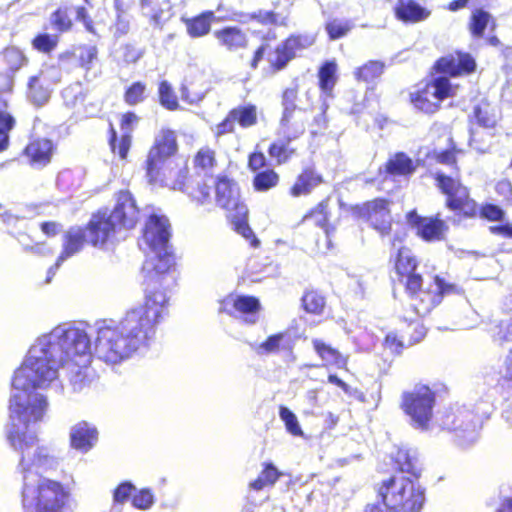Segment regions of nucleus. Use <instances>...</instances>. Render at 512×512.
Wrapping results in <instances>:
<instances>
[{
    "mask_svg": "<svg viewBox=\"0 0 512 512\" xmlns=\"http://www.w3.org/2000/svg\"><path fill=\"white\" fill-rule=\"evenodd\" d=\"M169 239V220L162 215H150L142 237L150 250L142 269L146 283L145 304L128 311L118 325L107 321L99 324L94 351L100 360L108 364L120 363L147 347L154 338L169 301L167 289L174 282L170 274L174 257Z\"/></svg>",
    "mask_w": 512,
    "mask_h": 512,
    "instance_id": "2",
    "label": "nucleus"
},
{
    "mask_svg": "<svg viewBox=\"0 0 512 512\" xmlns=\"http://www.w3.org/2000/svg\"><path fill=\"white\" fill-rule=\"evenodd\" d=\"M235 122L236 121H235L232 113L229 112L227 117L215 127V129H214L215 135L217 137H220L224 134L232 132L234 130Z\"/></svg>",
    "mask_w": 512,
    "mask_h": 512,
    "instance_id": "57",
    "label": "nucleus"
},
{
    "mask_svg": "<svg viewBox=\"0 0 512 512\" xmlns=\"http://www.w3.org/2000/svg\"><path fill=\"white\" fill-rule=\"evenodd\" d=\"M352 28L348 21L333 20L326 24V31L333 40L345 36Z\"/></svg>",
    "mask_w": 512,
    "mask_h": 512,
    "instance_id": "45",
    "label": "nucleus"
},
{
    "mask_svg": "<svg viewBox=\"0 0 512 512\" xmlns=\"http://www.w3.org/2000/svg\"><path fill=\"white\" fill-rule=\"evenodd\" d=\"M217 204L230 211L237 212L238 216L248 214L247 206L241 202L237 184L226 177L215 182Z\"/></svg>",
    "mask_w": 512,
    "mask_h": 512,
    "instance_id": "14",
    "label": "nucleus"
},
{
    "mask_svg": "<svg viewBox=\"0 0 512 512\" xmlns=\"http://www.w3.org/2000/svg\"><path fill=\"white\" fill-rule=\"evenodd\" d=\"M260 302L252 296H229L221 304L219 311L228 314L238 313L248 324H254L258 320Z\"/></svg>",
    "mask_w": 512,
    "mask_h": 512,
    "instance_id": "15",
    "label": "nucleus"
},
{
    "mask_svg": "<svg viewBox=\"0 0 512 512\" xmlns=\"http://www.w3.org/2000/svg\"><path fill=\"white\" fill-rule=\"evenodd\" d=\"M385 345L393 350L394 352H400L403 347L402 341H400L396 334L389 333L385 338Z\"/></svg>",
    "mask_w": 512,
    "mask_h": 512,
    "instance_id": "64",
    "label": "nucleus"
},
{
    "mask_svg": "<svg viewBox=\"0 0 512 512\" xmlns=\"http://www.w3.org/2000/svg\"><path fill=\"white\" fill-rule=\"evenodd\" d=\"M435 69L452 77L461 76L475 71L476 61L470 54L457 51L440 58L435 63Z\"/></svg>",
    "mask_w": 512,
    "mask_h": 512,
    "instance_id": "16",
    "label": "nucleus"
},
{
    "mask_svg": "<svg viewBox=\"0 0 512 512\" xmlns=\"http://www.w3.org/2000/svg\"><path fill=\"white\" fill-rule=\"evenodd\" d=\"M180 91L182 100L190 104L201 101L206 93V90H195L188 84H183Z\"/></svg>",
    "mask_w": 512,
    "mask_h": 512,
    "instance_id": "52",
    "label": "nucleus"
},
{
    "mask_svg": "<svg viewBox=\"0 0 512 512\" xmlns=\"http://www.w3.org/2000/svg\"><path fill=\"white\" fill-rule=\"evenodd\" d=\"M134 490L135 487L129 482H124L120 484L114 491V502L119 504L124 503L125 501L128 500V498L130 497L131 493Z\"/></svg>",
    "mask_w": 512,
    "mask_h": 512,
    "instance_id": "55",
    "label": "nucleus"
},
{
    "mask_svg": "<svg viewBox=\"0 0 512 512\" xmlns=\"http://www.w3.org/2000/svg\"><path fill=\"white\" fill-rule=\"evenodd\" d=\"M97 440L98 431L96 427L86 421L75 424L70 430L71 446L82 453L92 449Z\"/></svg>",
    "mask_w": 512,
    "mask_h": 512,
    "instance_id": "19",
    "label": "nucleus"
},
{
    "mask_svg": "<svg viewBox=\"0 0 512 512\" xmlns=\"http://www.w3.org/2000/svg\"><path fill=\"white\" fill-rule=\"evenodd\" d=\"M239 125L243 128L253 126L257 123V108L255 105L248 104L239 106L230 111Z\"/></svg>",
    "mask_w": 512,
    "mask_h": 512,
    "instance_id": "31",
    "label": "nucleus"
},
{
    "mask_svg": "<svg viewBox=\"0 0 512 512\" xmlns=\"http://www.w3.org/2000/svg\"><path fill=\"white\" fill-rule=\"evenodd\" d=\"M304 309L309 313L318 314L324 308V298L317 292L310 291L305 293L302 298Z\"/></svg>",
    "mask_w": 512,
    "mask_h": 512,
    "instance_id": "43",
    "label": "nucleus"
},
{
    "mask_svg": "<svg viewBox=\"0 0 512 512\" xmlns=\"http://www.w3.org/2000/svg\"><path fill=\"white\" fill-rule=\"evenodd\" d=\"M154 503V496L149 489H142L133 496L132 504L140 510L149 509Z\"/></svg>",
    "mask_w": 512,
    "mask_h": 512,
    "instance_id": "49",
    "label": "nucleus"
},
{
    "mask_svg": "<svg viewBox=\"0 0 512 512\" xmlns=\"http://www.w3.org/2000/svg\"><path fill=\"white\" fill-rule=\"evenodd\" d=\"M15 120L7 112L0 110V152L9 146V132L14 127Z\"/></svg>",
    "mask_w": 512,
    "mask_h": 512,
    "instance_id": "39",
    "label": "nucleus"
},
{
    "mask_svg": "<svg viewBox=\"0 0 512 512\" xmlns=\"http://www.w3.org/2000/svg\"><path fill=\"white\" fill-rule=\"evenodd\" d=\"M397 19L405 23H416L427 19L431 12L414 0H397L394 7Z\"/></svg>",
    "mask_w": 512,
    "mask_h": 512,
    "instance_id": "22",
    "label": "nucleus"
},
{
    "mask_svg": "<svg viewBox=\"0 0 512 512\" xmlns=\"http://www.w3.org/2000/svg\"><path fill=\"white\" fill-rule=\"evenodd\" d=\"M395 462L401 472L417 477L420 469L417 465L416 453L408 449H399L395 456Z\"/></svg>",
    "mask_w": 512,
    "mask_h": 512,
    "instance_id": "29",
    "label": "nucleus"
},
{
    "mask_svg": "<svg viewBox=\"0 0 512 512\" xmlns=\"http://www.w3.org/2000/svg\"><path fill=\"white\" fill-rule=\"evenodd\" d=\"M234 221L235 230L237 233L242 235L246 240H250V245L252 247H257L259 245V240L255 237L252 229L249 227L246 217L247 214L244 216H238L237 212H234V214L231 215Z\"/></svg>",
    "mask_w": 512,
    "mask_h": 512,
    "instance_id": "40",
    "label": "nucleus"
},
{
    "mask_svg": "<svg viewBox=\"0 0 512 512\" xmlns=\"http://www.w3.org/2000/svg\"><path fill=\"white\" fill-rule=\"evenodd\" d=\"M85 230L87 232V243L100 248L113 243L117 234L122 231L108 211H100L94 214Z\"/></svg>",
    "mask_w": 512,
    "mask_h": 512,
    "instance_id": "10",
    "label": "nucleus"
},
{
    "mask_svg": "<svg viewBox=\"0 0 512 512\" xmlns=\"http://www.w3.org/2000/svg\"><path fill=\"white\" fill-rule=\"evenodd\" d=\"M62 97L64 102L69 107H77L82 104L85 99V95L82 93L80 85L70 86L62 91Z\"/></svg>",
    "mask_w": 512,
    "mask_h": 512,
    "instance_id": "44",
    "label": "nucleus"
},
{
    "mask_svg": "<svg viewBox=\"0 0 512 512\" xmlns=\"http://www.w3.org/2000/svg\"><path fill=\"white\" fill-rule=\"evenodd\" d=\"M437 187L447 196V206L453 211H459L466 217H472L476 214V203L469 198L467 188L463 186L457 172L447 174L444 171L435 173Z\"/></svg>",
    "mask_w": 512,
    "mask_h": 512,
    "instance_id": "8",
    "label": "nucleus"
},
{
    "mask_svg": "<svg viewBox=\"0 0 512 512\" xmlns=\"http://www.w3.org/2000/svg\"><path fill=\"white\" fill-rule=\"evenodd\" d=\"M213 19L214 12L205 11L196 17L183 19V21L186 25L189 36L192 38H198L209 33Z\"/></svg>",
    "mask_w": 512,
    "mask_h": 512,
    "instance_id": "25",
    "label": "nucleus"
},
{
    "mask_svg": "<svg viewBox=\"0 0 512 512\" xmlns=\"http://www.w3.org/2000/svg\"><path fill=\"white\" fill-rule=\"evenodd\" d=\"M177 139L174 131L161 129L155 136L154 144L146 159V177L150 183L163 181L167 174L164 169L168 158L177 152Z\"/></svg>",
    "mask_w": 512,
    "mask_h": 512,
    "instance_id": "7",
    "label": "nucleus"
},
{
    "mask_svg": "<svg viewBox=\"0 0 512 512\" xmlns=\"http://www.w3.org/2000/svg\"><path fill=\"white\" fill-rule=\"evenodd\" d=\"M325 208L326 206L321 203L314 211L305 217V220H313L316 225L324 228L327 223Z\"/></svg>",
    "mask_w": 512,
    "mask_h": 512,
    "instance_id": "56",
    "label": "nucleus"
},
{
    "mask_svg": "<svg viewBox=\"0 0 512 512\" xmlns=\"http://www.w3.org/2000/svg\"><path fill=\"white\" fill-rule=\"evenodd\" d=\"M407 221L417 229V234L426 241H440L448 231V226L443 220L432 217L423 218L416 212L408 213Z\"/></svg>",
    "mask_w": 512,
    "mask_h": 512,
    "instance_id": "18",
    "label": "nucleus"
},
{
    "mask_svg": "<svg viewBox=\"0 0 512 512\" xmlns=\"http://www.w3.org/2000/svg\"><path fill=\"white\" fill-rule=\"evenodd\" d=\"M250 19L256 20L261 24H278L286 25V18L278 20V15L272 11L258 10L249 15Z\"/></svg>",
    "mask_w": 512,
    "mask_h": 512,
    "instance_id": "50",
    "label": "nucleus"
},
{
    "mask_svg": "<svg viewBox=\"0 0 512 512\" xmlns=\"http://www.w3.org/2000/svg\"><path fill=\"white\" fill-rule=\"evenodd\" d=\"M417 262L408 248H400L395 264L400 280L405 282L406 291L410 297L413 315L405 317L406 321H414L415 317L427 315L438 305L445 295L457 292V287L435 276L433 284L428 289H421L422 277L415 273Z\"/></svg>",
    "mask_w": 512,
    "mask_h": 512,
    "instance_id": "3",
    "label": "nucleus"
},
{
    "mask_svg": "<svg viewBox=\"0 0 512 512\" xmlns=\"http://www.w3.org/2000/svg\"><path fill=\"white\" fill-rule=\"evenodd\" d=\"M489 230L492 234L512 239V225L510 224L490 226Z\"/></svg>",
    "mask_w": 512,
    "mask_h": 512,
    "instance_id": "62",
    "label": "nucleus"
},
{
    "mask_svg": "<svg viewBox=\"0 0 512 512\" xmlns=\"http://www.w3.org/2000/svg\"><path fill=\"white\" fill-rule=\"evenodd\" d=\"M266 158L262 153H253L249 157V167L256 171L265 165Z\"/></svg>",
    "mask_w": 512,
    "mask_h": 512,
    "instance_id": "63",
    "label": "nucleus"
},
{
    "mask_svg": "<svg viewBox=\"0 0 512 512\" xmlns=\"http://www.w3.org/2000/svg\"><path fill=\"white\" fill-rule=\"evenodd\" d=\"M130 29V20L126 17L125 14L117 15L116 23H115V34L118 36H123L129 32Z\"/></svg>",
    "mask_w": 512,
    "mask_h": 512,
    "instance_id": "60",
    "label": "nucleus"
},
{
    "mask_svg": "<svg viewBox=\"0 0 512 512\" xmlns=\"http://www.w3.org/2000/svg\"><path fill=\"white\" fill-rule=\"evenodd\" d=\"M312 343L316 353L326 365H335L338 368L346 366L347 359L338 350L319 339H314Z\"/></svg>",
    "mask_w": 512,
    "mask_h": 512,
    "instance_id": "26",
    "label": "nucleus"
},
{
    "mask_svg": "<svg viewBox=\"0 0 512 512\" xmlns=\"http://www.w3.org/2000/svg\"><path fill=\"white\" fill-rule=\"evenodd\" d=\"M380 495L386 507L395 512H419L425 502L424 489L404 476L384 482Z\"/></svg>",
    "mask_w": 512,
    "mask_h": 512,
    "instance_id": "5",
    "label": "nucleus"
},
{
    "mask_svg": "<svg viewBox=\"0 0 512 512\" xmlns=\"http://www.w3.org/2000/svg\"><path fill=\"white\" fill-rule=\"evenodd\" d=\"M57 42L56 35L40 34L33 40V46L41 52L48 53L56 47Z\"/></svg>",
    "mask_w": 512,
    "mask_h": 512,
    "instance_id": "47",
    "label": "nucleus"
},
{
    "mask_svg": "<svg viewBox=\"0 0 512 512\" xmlns=\"http://www.w3.org/2000/svg\"><path fill=\"white\" fill-rule=\"evenodd\" d=\"M109 143L113 153H117L121 159H125L131 147V134L123 133L118 141L116 131L111 126V137Z\"/></svg>",
    "mask_w": 512,
    "mask_h": 512,
    "instance_id": "37",
    "label": "nucleus"
},
{
    "mask_svg": "<svg viewBox=\"0 0 512 512\" xmlns=\"http://www.w3.org/2000/svg\"><path fill=\"white\" fill-rule=\"evenodd\" d=\"M359 217L368 221L380 234H388L391 230L389 202L385 199H374L357 207Z\"/></svg>",
    "mask_w": 512,
    "mask_h": 512,
    "instance_id": "13",
    "label": "nucleus"
},
{
    "mask_svg": "<svg viewBox=\"0 0 512 512\" xmlns=\"http://www.w3.org/2000/svg\"><path fill=\"white\" fill-rule=\"evenodd\" d=\"M195 167L202 170L204 177L212 176L210 171L216 164L215 152L209 147L201 148L194 159Z\"/></svg>",
    "mask_w": 512,
    "mask_h": 512,
    "instance_id": "33",
    "label": "nucleus"
},
{
    "mask_svg": "<svg viewBox=\"0 0 512 512\" xmlns=\"http://www.w3.org/2000/svg\"><path fill=\"white\" fill-rule=\"evenodd\" d=\"M278 182V174L271 169H266L255 175L253 185L255 190L263 192L275 187Z\"/></svg>",
    "mask_w": 512,
    "mask_h": 512,
    "instance_id": "35",
    "label": "nucleus"
},
{
    "mask_svg": "<svg viewBox=\"0 0 512 512\" xmlns=\"http://www.w3.org/2000/svg\"><path fill=\"white\" fill-rule=\"evenodd\" d=\"M76 19L78 21H81L86 30L90 33H95V30H94V26H93V21L92 19L89 17L88 15V12L86 10V8L84 7H77L76 9Z\"/></svg>",
    "mask_w": 512,
    "mask_h": 512,
    "instance_id": "59",
    "label": "nucleus"
},
{
    "mask_svg": "<svg viewBox=\"0 0 512 512\" xmlns=\"http://www.w3.org/2000/svg\"><path fill=\"white\" fill-rule=\"evenodd\" d=\"M435 402V393L426 385H416L401 396V408L410 418V424L421 430L429 428Z\"/></svg>",
    "mask_w": 512,
    "mask_h": 512,
    "instance_id": "6",
    "label": "nucleus"
},
{
    "mask_svg": "<svg viewBox=\"0 0 512 512\" xmlns=\"http://www.w3.org/2000/svg\"><path fill=\"white\" fill-rule=\"evenodd\" d=\"M51 23L57 30L61 32L68 31L72 26L71 19L67 13L62 10H57L52 14Z\"/></svg>",
    "mask_w": 512,
    "mask_h": 512,
    "instance_id": "51",
    "label": "nucleus"
},
{
    "mask_svg": "<svg viewBox=\"0 0 512 512\" xmlns=\"http://www.w3.org/2000/svg\"><path fill=\"white\" fill-rule=\"evenodd\" d=\"M315 37L310 34L291 35L268 56V62L277 71L282 70L296 55L312 46Z\"/></svg>",
    "mask_w": 512,
    "mask_h": 512,
    "instance_id": "11",
    "label": "nucleus"
},
{
    "mask_svg": "<svg viewBox=\"0 0 512 512\" xmlns=\"http://www.w3.org/2000/svg\"><path fill=\"white\" fill-rule=\"evenodd\" d=\"M456 89L446 76L435 77L418 92L414 105L425 113H435L444 99L455 95Z\"/></svg>",
    "mask_w": 512,
    "mask_h": 512,
    "instance_id": "9",
    "label": "nucleus"
},
{
    "mask_svg": "<svg viewBox=\"0 0 512 512\" xmlns=\"http://www.w3.org/2000/svg\"><path fill=\"white\" fill-rule=\"evenodd\" d=\"M53 152V143L48 139L32 141L25 149V154L30 159L31 165L43 167L50 162Z\"/></svg>",
    "mask_w": 512,
    "mask_h": 512,
    "instance_id": "24",
    "label": "nucleus"
},
{
    "mask_svg": "<svg viewBox=\"0 0 512 512\" xmlns=\"http://www.w3.org/2000/svg\"><path fill=\"white\" fill-rule=\"evenodd\" d=\"M138 120V116L132 112L124 114L121 119V130L123 133L131 134Z\"/></svg>",
    "mask_w": 512,
    "mask_h": 512,
    "instance_id": "58",
    "label": "nucleus"
},
{
    "mask_svg": "<svg viewBox=\"0 0 512 512\" xmlns=\"http://www.w3.org/2000/svg\"><path fill=\"white\" fill-rule=\"evenodd\" d=\"M280 476H282V472H280L272 463H266L258 477L249 483V489L261 491L265 487L273 486Z\"/></svg>",
    "mask_w": 512,
    "mask_h": 512,
    "instance_id": "28",
    "label": "nucleus"
},
{
    "mask_svg": "<svg viewBox=\"0 0 512 512\" xmlns=\"http://www.w3.org/2000/svg\"><path fill=\"white\" fill-rule=\"evenodd\" d=\"M88 365L67 363L60 368L66 371L69 382L75 392L81 391L87 384L86 370Z\"/></svg>",
    "mask_w": 512,
    "mask_h": 512,
    "instance_id": "30",
    "label": "nucleus"
},
{
    "mask_svg": "<svg viewBox=\"0 0 512 512\" xmlns=\"http://www.w3.org/2000/svg\"><path fill=\"white\" fill-rule=\"evenodd\" d=\"M322 182V177L313 170L307 169L301 173L293 187L291 194L295 197L309 194Z\"/></svg>",
    "mask_w": 512,
    "mask_h": 512,
    "instance_id": "27",
    "label": "nucleus"
},
{
    "mask_svg": "<svg viewBox=\"0 0 512 512\" xmlns=\"http://www.w3.org/2000/svg\"><path fill=\"white\" fill-rule=\"evenodd\" d=\"M219 44L229 51H236L247 46V36L238 27L229 26L213 33Z\"/></svg>",
    "mask_w": 512,
    "mask_h": 512,
    "instance_id": "23",
    "label": "nucleus"
},
{
    "mask_svg": "<svg viewBox=\"0 0 512 512\" xmlns=\"http://www.w3.org/2000/svg\"><path fill=\"white\" fill-rule=\"evenodd\" d=\"M387 171L392 175H407L414 171L412 160L404 153H398L387 163Z\"/></svg>",
    "mask_w": 512,
    "mask_h": 512,
    "instance_id": "32",
    "label": "nucleus"
},
{
    "mask_svg": "<svg viewBox=\"0 0 512 512\" xmlns=\"http://www.w3.org/2000/svg\"><path fill=\"white\" fill-rule=\"evenodd\" d=\"M482 217L490 221H502L505 217V212L497 205L485 204L482 205Z\"/></svg>",
    "mask_w": 512,
    "mask_h": 512,
    "instance_id": "53",
    "label": "nucleus"
},
{
    "mask_svg": "<svg viewBox=\"0 0 512 512\" xmlns=\"http://www.w3.org/2000/svg\"><path fill=\"white\" fill-rule=\"evenodd\" d=\"M74 56L78 59L80 66L83 69H85V71H86L85 77L87 79L95 78L96 73H92V75H91V70L94 68V65L98 59L97 48L92 45L80 46L75 53H72V52L62 53L59 57V61L61 64H64L65 62L72 59Z\"/></svg>",
    "mask_w": 512,
    "mask_h": 512,
    "instance_id": "21",
    "label": "nucleus"
},
{
    "mask_svg": "<svg viewBox=\"0 0 512 512\" xmlns=\"http://www.w3.org/2000/svg\"><path fill=\"white\" fill-rule=\"evenodd\" d=\"M298 91L296 88H287L282 95V116L279 122L278 133L284 138L271 144L269 155L277 160L278 164L287 162L295 153L289 143L299 138L306 129L308 112L297 106Z\"/></svg>",
    "mask_w": 512,
    "mask_h": 512,
    "instance_id": "4",
    "label": "nucleus"
},
{
    "mask_svg": "<svg viewBox=\"0 0 512 512\" xmlns=\"http://www.w3.org/2000/svg\"><path fill=\"white\" fill-rule=\"evenodd\" d=\"M108 213L122 230L133 229L140 218L136 200L128 190H121L115 194L114 208Z\"/></svg>",
    "mask_w": 512,
    "mask_h": 512,
    "instance_id": "12",
    "label": "nucleus"
},
{
    "mask_svg": "<svg viewBox=\"0 0 512 512\" xmlns=\"http://www.w3.org/2000/svg\"><path fill=\"white\" fill-rule=\"evenodd\" d=\"M384 65L379 61H370L360 67L356 72L355 76L358 80L365 82L373 81L383 73Z\"/></svg>",
    "mask_w": 512,
    "mask_h": 512,
    "instance_id": "38",
    "label": "nucleus"
},
{
    "mask_svg": "<svg viewBox=\"0 0 512 512\" xmlns=\"http://www.w3.org/2000/svg\"><path fill=\"white\" fill-rule=\"evenodd\" d=\"M50 93L40 83L37 76L30 78L28 83V97L36 105L42 106L49 99Z\"/></svg>",
    "mask_w": 512,
    "mask_h": 512,
    "instance_id": "36",
    "label": "nucleus"
},
{
    "mask_svg": "<svg viewBox=\"0 0 512 512\" xmlns=\"http://www.w3.org/2000/svg\"><path fill=\"white\" fill-rule=\"evenodd\" d=\"M4 59L11 70H18L25 62L23 53L17 48H7L4 51Z\"/></svg>",
    "mask_w": 512,
    "mask_h": 512,
    "instance_id": "48",
    "label": "nucleus"
},
{
    "mask_svg": "<svg viewBox=\"0 0 512 512\" xmlns=\"http://www.w3.org/2000/svg\"><path fill=\"white\" fill-rule=\"evenodd\" d=\"M91 356V339L83 325L62 323L35 339L14 373L7 438L20 454L18 469L23 474L24 512H63L67 498L60 482L40 474L56 469L58 461L46 447L37 445L36 435L28 430L31 422L43 419L49 406L44 395L32 390L47 388L58 378L61 366L88 365Z\"/></svg>",
    "mask_w": 512,
    "mask_h": 512,
    "instance_id": "1",
    "label": "nucleus"
},
{
    "mask_svg": "<svg viewBox=\"0 0 512 512\" xmlns=\"http://www.w3.org/2000/svg\"><path fill=\"white\" fill-rule=\"evenodd\" d=\"M158 92L160 103L163 107L168 110H176L178 108L177 97L166 80L160 82Z\"/></svg>",
    "mask_w": 512,
    "mask_h": 512,
    "instance_id": "41",
    "label": "nucleus"
},
{
    "mask_svg": "<svg viewBox=\"0 0 512 512\" xmlns=\"http://www.w3.org/2000/svg\"><path fill=\"white\" fill-rule=\"evenodd\" d=\"M294 342L289 332H280L269 336L261 343L252 344L253 351L260 355L275 354L280 351H291Z\"/></svg>",
    "mask_w": 512,
    "mask_h": 512,
    "instance_id": "20",
    "label": "nucleus"
},
{
    "mask_svg": "<svg viewBox=\"0 0 512 512\" xmlns=\"http://www.w3.org/2000/svg\"><path fill=\"white\" fill-rule=\"evenodd\" d=\"M495 191L506 199L512 195V185L507 180H501L495 185Z\"/></svg>",
    "mask_w": 512,
    "mask_h": 512,
    "instance_id": "61",
    "label": "nucleus"
},
{
    "mask_svg": "<svg viewBox=\"0 0 512 512\" xmlns=\"http://www.w3.org/2000/svg\"><path fill=\"white\" fill-rule=\"evenodd\" d=\"M206 178L207 180H205L202 185H199L197 191L194 193V198L201 204H204L208 199H210L211 187L212 185H215V181L212 176Z\"/></svg>",
    "mask_w": 512,
    "mask_h": 512,
    "instance_id": "54",
    "label": "nucleus"
},
{
    "mask_svg": "<svg viewBox=\"0 0 512 512\" xmlns=\"http://www.w3.org/2000/svg\"><path fill=\"white\" fill-rule=\"evenodd\" d=\"M279 417L285 423L286 430L294 436H302L303 431L300 427L296 415L287 407L281 406L279 409Z\"/></svg>",
    "mask_w": 512,
    "mask_h": 512,
    "instance_id": "42",
    "label": "nucleus"
},
{
    "mask_svg": "<svg viewBox=\"0 0 512 512\" xmlns=\"http://www.w3.org/2000/svg\"><path fill=\"white\" fill-rule=\"evenodd\" d=\"M85 242H87V232L81 227H72L65 233L63 238V250L57 258L55 265L49 268L46 283L51 281L52 277L55 275V271L65 260L82 250Z\"/></svg>",
    "mask_w": 512,
    "mask_h": 512,
    "instance_id": "17",
    "label": "nucleus"
},
{
    "mask_svg": "<svg viewBox=\"0 0 512 512\" xmlns=\"http://www.w3.org/2000/svg\"><path fill=\"white\" fill-rule=\"evenodd\" d=\"M337 65L334 62H326L319 70V82L321 89L329 94L336 83Z\"/></svg>",
    "mask_w": 512,
    "mask_h": 512,
    "instance_id": "34",
    "label": "nucleus"
},
{
    "mask_svg": "<svg viewBox=\"0 0 512 512\" xmlns=\"http://www.w3.org/2000/svg\"><path fill=\"white\" fill-rule=\"evenodd\" d=\"M146 86L142 82L133 83L125 92L124 99L129 105H136L145 99Z\"/></svg>",
    "mask_w": 512,
    "mask_h": 512,
    "instance_id": "46",
    "label": "nucleus"
}]
</instances>
